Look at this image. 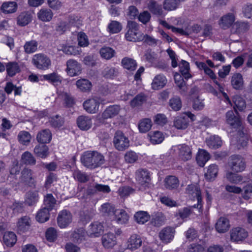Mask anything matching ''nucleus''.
Instances as JSON below:
<instances>
[{
    "instance_id": "1",
    "label": "nucleus",
    "mask_w": 252,
    "mask_h": 252,
    "mask_svg": "<svg viewBox=\"0 0 252 252\" xmlns=\"http://www.w3.org/2000/svg\"><path fill=\"white\" fill-rule=\"evenodd\" d=\"M81 161L86 168L94 170L104 164L105 159L100 153L96 151H88L83 153L81 156Z\"/></svg>"
},
{
    "instance_id": "2",
    "label": "nucleus",
    "mask_w": 252,
    "mask_h": 252,
    "mask_svg": "<svg viewBox=\"0 0 252 252\" xmlns=\"http://www.w3.org/2000/svg\"><path fill=\"white\" fill-rule=\"evenodd\" d=\"M32 63L38 69L46 70L51 66V61L49 58L42 53L35 54L32 59Z\"/></svg>"
},
{
    "instance_id": "3",
    "label": "nucleus",
    "mask_w": 252,
    "mask_h": 252,
    "mask_svg": "<svg viewBox=\"0 0 252 252\" xmlns=\"http://www.w3.org/2000/svg\"><path fill=\"white\" fill-rule=\"evenodd\" d=\"M113 142L115 148L120 151H123L129 146L128 138L120 130L115 132Z\"/></svg>"
},
{
    "instance_id": "4",
    "label": "nucleus",
    "mask_w": 252,
    "mask_h": 252,
    "mask_svg": "<svg viewBox=\"0 0 252 252\" xmlns=\"http://www.w3.org/2000/svg\"><path fill=\"white\" fill-rule=\"evenodd\" d=\"M193 191L192 193L194 194V196L196 198L197 200V204L194 205L190 207H185L183 210L179 211L178 214L181 218L184 219L188 217L191 213V208H197L199 211L200 212L202 208V196L201 193V190H190Z\"/></svg>"
},
{
    "instance_id": "5",
    "label": "nucleus",
    "mask_w": 252,
    "mask_h": 252,
    "mask_svg": "<svg viewBox=\"0 0 252 252\" xmlns=\"http://www.w3.org/2000/svg\"><path fill=\"white\" fill-rule=\"evenodd\" d=\"M136 179L138 183L144 188H151L150 173L147 169H139L135 173Z\"/></svg>"
},
{
    "instance_id": "6",
    "label": "nucleus",
    "mask_w": 252,
    "mask_h": 252,
    "mask_svg": "<svg viewBox=\"0 0 252 252\" xmlns=\"http://www.w3.org/2000/svg\"><path fill=\"white\" fill-rule=\"evenodd\" d=\"M72 220V215L70 211L63 210L59 212L57 218V223L61 228L67 227Z\"/></svg>"
},
{
    "instance_id": "7",
    "label": "nucleus",
    "mask_w": 252,
    "mask_h": 252,
    "mask_svg": "<svg viewBox=\"0 0 252 252\" xmlns=\"http://www.w3.org/2000/svg\"><path fill=\"white\" fill-rule=\"evenodd\" d=\"M236 115L234 112L230 110L228 111L225 115L226 122L232 128H236L241 129L242 122L238 115Z\"/></svg>"
},
{
    "instance_id": "8",
    "label": "nucleus",
    "mask_w": 252,
    "mask_h": 252,
    "mask_svg": "<svg viewBox=\"0 0 252 252\" xmlns=\"http://www.w3.org/2000/svg\"><path fill=\"white\" fill-rule=\"evenodd\" d=\"M230 166L232 171L239 172L245 169V163L241 156L233 155L230 157Z\"/></svg>"
},
{
    "instance_id": "9",
    "label": "nucleus",
    "mask_w": 252,
    "mask_h": 252,
    "mask_svg": "<svg viewBox=\"0 0 252 252\" xmlns=\"http://www.w3.org/2000/svg\"><path fill=\"white\" fill-rule=\"evenodd\" d=\"M100 99L98 97H93L88 99L83 103L84 109L91 114L96 113L98 111Z\"/></svg>"
},
{
    "instance_id": "10",
    "label": "nucleus",
    "mask_w": 252,
    "mask_h": 252,
    "mask_svg": "<svg viewBox=\"0 0 252 252\" xmlns=\"http://www.w3.org/2000/svg\"><path fill=\"white\" fill-rule=\"evenodd\" d=\"M65 71L70 76L78 75L81 73V66L79 63L75 60L70 59L66 62Z\"/></svg>"
},
{
    "instance_id": "11",
    "label": "nucleus",
    "mask_w": 252,
    "mask_h": 252,
    "mask_svg": "<svg viewBox=\"0 0 252 252\" xmlns=\"http://www.w3.org/2000/svg\"><path fill=\"white\" fill-rule=\"evenodd\" d=\"M248 236L246 230L242 227H237L231 230V240L234 242L242 241Z\"/></svg>"
},
{
    "instance_id": "12",
    "label": "nucleus",
    "mask_w": 252,
    "mask_h": 252,
    "mask_svg": "<svg viewBox=\"0 0 252 252\" xmlns=\"http://www.w3.org/2000/svg\"><path fill=\"white\" fill-rule=\"evenodd\" d=\"M21 182L28 185L29 187L34 188V180L32 177V171L28 168H24L21 172L20 178Z\"/></svg>"
},
{
    "instance_id": "13",
    "label": "nucleus",
    "mask_w": 252,
    "mask_h": 252,
    "mask_svg": "<svg viewBox=\"0 0 252 252\" xmlns=\"http://www.w3.org/2000/svg\"><path fill=\"white\" fill-rule=\"evenodd\" d=\"M104 227L102 223L97 221L92 222L89 226L88 232L91 237H99L103 233Z\"/></svg>"
},
{
    "instance_id": "14",
    "label": "nucleus",
    "mask_w": 252,
    "mask_h": 252,
    "mask_svg": "<svg viewBox=\"0 0 252 252\" xmlns=\"http://www.w3.org/2000/svg\"><path fill=\"white\" fill-rule=\"evenodd\" d=\"M102 244L106 249H111L117 244V239L113 233L109 232L103 235Z\"/></svg>"
},
{
    "instance_id": "15",
    "label": "nucleus",
    "mask_w": 252,
    "mask_h": 252,
    "mask_svg": "<svg viewBox=\"0 0 252 252\" xmlns=\"http://www.w3.org/2000/svg\"><path fill=\"white\" fill-rule=\"evenodd\" d=\"M78 127L83 130H87L90 129L92 125V120L88 116L81 115L79 116L76 120Z\"/></svg>"
},
{
    "instance_id": "16",
    "label": "nucleus",
    "mask_w": 252,
    "mask_h": 252,
    "mask_svg": "<svg viewBox=\"0 0 252 252\" xmlns=\"http://www.w3.org/2000/svg\"><path fill=\"white\" fill-rule=\"evenodd\" d=\"M147 8L154 15L161 16L163 15L161 5L155 0H148Z\"/></svg>"
},
{
    "instance_id": "17",
    "label": "nucleus",
    "mask_w": 252,
    "mask_h": 252,
    "mask_svg": "<svg viewBox=\"0 0 252 252\" xmlns=\"http://www.w3.org/2000/svg\"><path fill=\"white\" fill-rule=\"evenodd\" d=\"M174 232L175 230L173 228L166 227L159 232V237L163 242L167 243L173 239Z\"/></svg>"
},
{
    "instance_id": "18",
    "label": "nucleus",
    "mask_w": 252,
    "mask_h": 252,
    "mask_svg": "<svg viewBox=\"0 0 252 252\" xmlns=\"http://www.w3.org/2000/svg\"><path fill=\"white\" fill-rule=\"evenodd\" d=\"M178 149L179 156L183 160L187 161L191 159V151L189 146L185 144L180 145Z\"/></svg>"
},
{
    "instance_id": "19",
    "label": "nucleus",
    "mask_w": 252,
    "mask_h": 252,
    "mask_svg": "<svg viewBox=\"0 0 252 252\" xmlns=\"http://www.w3.org/2000/svg\"><path fill=\"white\" fill-rule=\"evenodd\" d=\"M166 83L167 79L165 76L162 74L157 75L153 80L151 84L152 88L155 90H159L164 87Z\"/></svg>"
},
{
    "instance_id": "20",
    "label": "nucleus",
    "mask_w": 252,
    "mask_h": 252,
    "mask_svg": "<svg viewBox=\"0 0 252 252\" xmlns=\"http://www.w3.org/2000/svg\"><path fill=\"white\" fill-rule=\"evenodd\" d=\"M235 21V16L233 13H229L220 18L219 21L220 27L226 29L229 28Z\"/></svg>"
},
{
    "instance_id": "21",
    "label": "nucleus",
    "mask_w": 252,
    "mask_h": 252,
    "mask_svg": "<svg viewBox=\"0 0 252 252\" xmlns=\"http://www.w3.org/2000/svg\"><path fill=\"white\" fill-rule=\"evenodd\" d=\"M189 124L188 117L184 115L178 116L175 118L173 121V126L178 129H185Z\"/></svg>"
},
{
    "instance_id": "22",
    "label": "nucleus",
    "mask_w": 252,
    "mask_h": 252,
    "mask_svg": "<svg viewBox=\"0 0 252 252\" xmlns=\"http://www.w3.org/2000/svg\"><path fill=\"white\" fill-rule=\"evenodd\" d=\"M39 20L44 22L51 21L53 17V12L52 10L48 8H42L37 13Z\"/></svg>"
},
{
    "instance_id": "23",
    "label": "nucleus",
    "mask_w": 252,
    "mask_h": 252,
    "mask_svg": "<svg viewBox=\"0 0 252 252\" xmlns=\"http://www.w3.org/2000/svg\"><path fill=\"white\" fill-rule=\"evenodd\" d=\"M230 227L229 220L224 217H220L216 223V229L219 233H224Z\"/></svg>"
},
{
    "instance_id": "24",
    "label": "nucleus",
    "mask_w": 252,
    "mask_h": 252,
    "mask_svg": "<svg viewBox=\"0 0 252 252\" xmlns=\"http://www.w3.org/2000/svg\"><path fill=\"white\" fill-rule=\"evenodd\" d=\"M31 220L29 217L24 216L20 218L17 222L18 230L25 232L29 230L31 226Z\"/></svg>"
},
{
    "instance_id": "25",
    "label": "nucleus",
    "mask_w": 252,
    "mask_h": 252,
    "mask_svg": "<svg viewBox=\"0 0 252 252\" xmlns=\"http://www.w3.org/2000/svg\"><path fill=\"white\" fill-rule=\"evenodd\" d=\"M86 232L83 228L74 230L70 236V239L74 243H80L85 238Z\"/></svg>"
},
{
    "instance_id": "26",
    "label": "nucleus",
    "mask_w": 252,
    "mask_h": 252,
    "mask_svg": "<svg viewBox=\"0 0 252 252\" xmlns=\"http://www.w3.org/2000/svg\"><path fill=\"white\" fill-rule=\"evenodd\" d=\"M52 139V134L49 129H46L39 132L36 136V139L39 143H48Z\"/></svg>"
},
{
    "instance_id": "27",
    "label": "nucleus",
    "mask_w": 252,
    "mask_h": 252,
    "mask_svg": "<svg viewBox=\"0 0 252 252\" xmlns=\"http://www.w3.org/2000/svg\"><path fill=\"white\" fill-rule=\"evenodd\" d=\"M142 240L140 237L137 234H133L129 238L127 248L131 250H136L141 247Z\"/></svg>"
},
{
    "instance_id": "28",
    "label": "nucleus",
    "mask_w": 252,
    "mask_h": 252,
    "mask_svg": "<svg viewBox=\"0 0 252 252\" xmlns=\"http://www.w3.org/2000/svg\"><path fill=\"white\" fill-rule=\"evenodd\" d=\"M120 108L118 105H112L107 108L102 114V117L104 119L112 118L117 116Z\"/></svg>"
},
{
    "instance_id": "29",
    "label": "nucleus",
    "mask_w": 252,
    "mask_h": 252,
    "mask_svg": "<svg viewBox=\"0 0 252 252\" xmlns=\"http://www.w3.org/2000/svg\"><path fill=\"white\" fill-rule=\"evenodd\" d=\"M76 85L80 91L85 93L90 92L92 87V83L86 79L78 80L76 82Z\"/></svg>"
},
{
    "instance_id": "30",
    "label": "nucleus",
    "mask_w": 252,
    "mask_h": 252,
    "mask_svg": "<svg viewBox=\"0 0 252 252\" xmlns=\"http://www.w3.org/2000/svg\"><path fill=\"white\" fill-rule=\"evenodd\" d=\"M32 19V16L29 12H22L17 18V24L21 26H25L31 22Z\"/></svg>"
},
{
    "instance_id": "31",
    "label": "nucleus",
    "mask_w": 252,
    "mask_h": 252,
    "mask_svg": "<svg viewBox=\"0 0 252 252\" xmlns=\"http://www.w3.org/2000/svg\"><path fill=\"white\" fill-rule=\"evenodd\" d=\"M18 5L15 1H7L3 2L1 6V10L4 14L15 13L17 9Z\"/></svg>"
},
{
    "instance_id": "32",
    "label": "nucleus",
    "mask_w": 252,
    "mask_h": 252,
    "mask_svg": "<svg viewBox=\"0 0 252 252\" xmlns=\"http://www.w3.org/2000/svg\"><path fill=\"white\" fill-rule=\"evenodd\" d=\"M232 101L234 103L233 108L236 114H237V110L242 111L246 108V101L241 96L239 95L234 96Z\"/></svg>"
},
{
    "instance_id": "33",
    "label": "nucleus",
    "mask_w": 252,
    "mask_h": 252,
    "mask_svg": "<svg viewBox=\"0 0 252 252\" xmlns=\"http://www.w3.org/2000/svg\"><path fill=\"white\" fill-rule=\"evenodd\" d=\"M36 156L42 158H46L49 155V148L44 144L36 145L33 150Z\"/></svg>"
},
{
    "instance_id": "34",
    "label": "nucleus",
    "mask_w": 252,
    "mask_h": 252,
    "mask_svg": "<svg viewBox=\"0 0 252 252\" xmlns=\"http://www.w3.org/2000/svg\"><path fill=\"white\" fill-rule=\"evenodd\" d=\"M231 83L232 87L235 90H240L243 88L244 81L241 74L236 73L231 77Z\"/></svg>"
},
{
    "instance_id": "35",
    "label": "nucleus",
    "mask_w": 252,
    "mask_h": 252,
    "mask_svg": "<svg viewBox=\"0 0 252 252\" xmlns=\"http://www.w3.org/2000/svg\"><path fill=\"white\" fill-rule=\"evenodd\" d=\"M210 154L205 150H199L196 156V160L200 166L203 167L210 159Z\"/></svg>"
},
{
    "instance_id": "36",
    "label": "nucleus",
    "mask_w": 252,
    "mask_h": 252,
    "mask_svg": "<svg viewBox=\"0 0 252 252\" xmlns=\"http://www.w3.org/2000/svg\"><path fill=\"white\" fill-rule=\"evenodd\" d=\"M207 146L211 149H218L220 148L222 144V141L220 138L217 135L210 136L206 140Z\"/></svg>"
},
{
    "instance_id": "37",
    "label": "nucleus",
    "mask_w": 252,
    "mask_h": 252,
    "mask_svg": "<svg viewBox=\"0 0 252 252\" xmlns=\"http://www.w3.org/2000/svg\"><path fill=\"white\" fill-rule=\"evenodd\" d=\"M175 82L177 85L180 93L181 94H185L188 91V87L186 86V83L184 80L182 76L178 73H176L174 75Z\"/></svg>"
},
{
    "instance_id": "38",
    "label": "nucleus",
    "mask_w": 252,
    "mask_h": 252,
    "mask_svg": "<svg viewBox=\"0 0 252 252\" xmlns=\"http://www.w3.org/2000/svg\"><path fill=\"white\" fill-rule=\"evenodd\" d=\"M43 78L45 80L48 81L54 86H58L61 84L62 78L60 75L56 72H53L50 74L44 75Z\"/></svg>"
},
{
    "instance_id": "39",
    "label": "nucleus",
    "mask_w": 252,
    "mask_h": 252,
    "mask_svg": "<svg viewBox=\"0 0 252 252\" xmlns=\"http://www.w3.org/2000/svg\"><path fill=\"white\" fill-rule=\"evenodd\" d=\"M179 66L180 72L184 78L188 80L191 77V75L189 72L190 68L189 63L184 60H182L179 64Z\"/></svg>"
},
{
    "instance_id": "40",
    "label": "nucleus",
    "mask_w": 252,
    "mask_h": 252,
    "mask_svg": "<svg viewBox=\"0 0 252 252\" xmlns=\"http://www.w3.org/2000/svg\"><path fill=\"white\" fill-rule=\"evenodd\" d=\"M165 186L166 188L175 189L179 186V181L175 176H168L164 179Z\"/></svg>"
},
{
    "instance_id": "41",
    "label": "nucleus",
    "mask_w": 252,
    "mask_h": 252,
    "mask_svg": "<svg viewBox=\"0 0 252 252\" xmlns=\"http://www.w3.org/2000/svg\"><path fill=\"white\" fill-rule=\"evenodd\" d=\"M3 243L7 247H11L17 241L16 235L12 232H5L3 237Z\"/></svg>"
},
{
    "instance_id": "42",
    "label": "nucleus",
    "mask_w": 252,
    "mask_h": 252,
    "mask_svg": "<svg viewBox=\"0 0 252 252\" xmlns=\"http://www.w3.org/2000/svg\"><path fill=\"white\" fill-rule=\"evenodd\" d=\"M38 42L34 40L26 41L24 45V52L27 54L34 53L37 50Z\"/></svg>"
},
{
    "instance_id": "43",
    "label": "nucleus",
    "mask_w": 252,
    "mask_h": 252,
    "mask_svg": "<svg viewBox=\"0 0 252 252\" xmlns=\"http://www.w3.org/2000/svg\"><path fill=\"white\" fill-rule=\"evenodd\" d=\"M114 215L115 216V220L118 223H126L128 220L127 214L123 210H115Z\"/></svg>"
},
{
    "instance_id": "44",
    "label": "nucleus",
    "mask_w": 252,
    "mask_h": 252,
    "mask_svg": "<svg viewBox=\"0 0 252 252\" xmlns=\"http://www.w3.org/2000/svg\"><path fill=\"white\" fill-rule=\"evenodd\" d=\"M50 211V210H48L47 208H43L40 209L36 214V220L41 223L47 221L49 219Z\"/></svg>"
},
{
    "instance_id": "45",
    "label": "nucleus",
    "mask_w": 252,
    "mask_h": 252,
    "mask_svg": "<svg viewBox=\"0 0 252 252\" xmlns=\"http://www.w3.org/2000/svg\"><path fill=\"white\" fill-rule=\"evenodd\" d=\"M6 71L9 76L12 77L20 71V67L16 62H9L6 64Z\"/></svg>"
},
{
    "instance_id": "46",
    "label": "nucleus",
    "mask_w": 252,
    "mask_h": 252,
    "mask_svg": "<svg viewBox=\"0 0 252 252\" xmlns=\"http://www.w3.org/2000/svg\"><path fill=\"white\" fill-rule=\"evenodd\" d=\"M180 5L178 0H164L163 2V8L167 11H172L177 9Z\"/></svg>"
},
{
    "instance_id": "47",
    "label": "nucleus",
    "mask_w": 252,
    "mask_h": 252,
    "mask_svg": "<svg viewBox=\"0 0 252 252\" xmlns=\"http://www.w3.org/2000/svg\"><path fill=\"white\" fill-rule=\"evenodd\" d=\"M21 161L26 165H35L36 159L33 155L29 152H24L21 157Z\"/></svg>"
},
{
    "instance_id": "48",
    "label": "nucleus",
    "mask_w": 252,
    "mask_h": 252,
    "mask_svg": "<svg viewBox=\"0 0 252 252\" xmlns=\"http://www.w3.org/2000/svg\"><path fill=\"white\" fill-rule=\"evenodd\" d=\"M150 138V141L153 144H158L161 143L164 140L163 134L158 131H156L153 132H151L149 134Z\"/></svg>"
},
{
    "instance_id": "49",
    "label": "nucleus",
    "mask_w": 252,
    "mask_h": 252,
    "mask_svg": "<svg viewBox=\"0 0 252 252\" xmlns=\"http://www.w3.org/2000/svg\"><path fill=\"white\" fill-rule=\"evenodd\" d=\"M99 53L102 58L109 60L114 56L115 51L111 47L104 46L100 49Z\"/></svg>"
},
{
    "instance_id": "50",
    "label": "nucleus",
    "mask_w": 252,
    "mask_h": 252,
    "mask_svg": "<svg viewBox=\"0 0 252 252\" xmlns=\"http://www.w3.org/2000/svg\"><path fill=\"white\" fill-rule=\"evenodd\" d=\"M38 199V195L36 191L30 190L26 194L25 202L29 206L34 204Z\"/></svg>"
},
{
    "instance_id": "51",
    "label": "nucleus",
    "mask_w": 252,
    "mask_h": 252,
    "mask_svg": "<svg viewBox=\"0 0 252 252\" xmlns=\"http://www.w3.org/2000/svg\"><path fill=\"white\" fill-rule=\"evenodd\" d=\"M134 218L139 224H144L150 219V215L144 211H139L135 213Z\"/></svg>"
},
{
    "instance_id": "52",
    "label": "nucleus",
    "mask_w": 252,
    "mask_h": 252,
    "mask_svg": "<svg viewBox=\"0 0 252 252\" xmlns=\"http://www.w3.org/2000/svg\"><path fill=\"white\" fill-rule=\"evenodd\" d=\"M122 64L124 68L131 71L134 70L137 66L136 61L127 57H126L122 60Z\"/></svg>"
},
{
    "instance_id": "53",
    "label": "nucleus",
    "mask_w": 252,
    "mask_h": 252,
    "mask_svg": "<svg viewBox=\"0 0 252 252\" xmlns=\"http://www.w3.org/2000/svg\"><path fill=\"white\" fill-rule=\"evenodd\" d=\"M218 172V169L217 165L216 164L210 165L207 172L205 174L206 179L209 181L214 180L216 177Z\"/></svg>"
},
{
    "instance_id": "54",
    "label": "nucleus",
    "mask_w": 252,
    "mask_h": 252,
    "mask_svg": "<svg viewBox=\"0 0 252 252\" xmlns=\"http://www.w3.org/2000/svg\"><path fill=\"white\" fill-rule=\"evenodd\" d=\"M146 100V96L141 93L137 94L130 101V104L132 107H136L141 106Z\"/></svg>"
},
{
    "instance_id": "55",
    "label": "nucleus",
    "mask_w": 252,
    "mask_h": 252,
    "mask_svg": "<svg viewBox=\"0 0 252 252\" xmlns=\"http://www.w3.org/2000/svg\"><path fill=\"white\" fill-rule=\"evenodd\" d=\"M50 125L54 128H59L64 124V120L61 116L57 115L51 117L49 120Z\"/></svg>"
},
{
    "instance_id": "56",
    "label": "nucleus",
    "mask_w": 252,
    "mask_h": 252,
    "mask_svg": "<svg viewBox=\"0 0 252 252\" xmlns=\"http://www.w3.org/2000/svg\"><path fill=\"white\" fill-rule=\"evenodd\" d=\"M56 203V200L53 195L51 194H47L44 198L45 207L44 208H47L48 210L51 211L54 207Z\"/></svg>"
},
{
    "instance_id": "57",
    "label": "nucleus",
    "mask_w": 252,
    "mask_h": 252,
    "mask_svg": "<svg viewBox=\"0 0 252 252\" xmlns=\"http://www.w3.org/2000/svg\"><path fill=\"white\" fill-rule=\"evenodd\" d=\"M140 32L136 31L128 30L125 34L126 39L129 41L136 42L141 40Z\"/></svg>"
},
{
    "instance_id": "58",
    "label": "nucleus",
    "mask_w": 252,
    "mask_h": 252,
    "mask_svg": "<svg viewBox=\"0 0 252 252\" xmlns=\"http://www.w3.org/2000/svg\"><path fill=\"white\" fill-rule=\"evenodd\" d=\"M151 126V120L149 119H145L140 122L138 127L141 132L145 133L150 129Z\"/></svg>"
},
{
    "instance_id": "59",
    "label": "nucleus",
    "mask_w": 252,
    "mask_h": 252,
    "mask_svg": "<svg viewBox=\"0 0 252 252\" xmlns=\"http://www.w3.org/2000/svg\"><path fill=\"white\" fill-rule=\"evenodd\" d=\"M18 138L21 143L27 145L30 142L31 136L28 132L21 131L18 134Z\"/></svg>"
},
{
    "instance_id": "60",
    "label": "nucleus",
    "mask_w": 252,
    "mask_h": 252,
    "mask_svg": "<svg viewBox=\"0 0 252 252\" xmlns=\"http://www.w3.org/2000/svg\"><path fill=\"white\" fill-rule=\"evenodd\" d=\"M74 179L81 183H85L89 181V176L85 173L80 170H76L73 172Z\"/></svg>"
},
{
    "instance_id": "61",
    "label": "nucleus",
    "mask_w": 252,
    "mask_h": 252,
    "mask_svg": "<svg viewBox=\"0 0 252 252\" xmlns=\"http://www.w3.org/2000/svg\"><path fill=\"white\" fill-rule=\"evenodd\" d=\"M122 29L121 24L116 21H112L108 26V31L111 33H118L121 31Z\"/></svg>"
},
{
    "instance_id": "62",
    "label": "nucleus",
    "mask_w": 252,
    "mask_h": 252,
    "mask_svg": "<svg viewBox=\"0 0 252 252\" xmlns=\"http://www.w3.org/2000/svg\"><path fill=\"white\" fill-rule=\"evenodd\" d=\"M233 28L236 29V32L240 33L248 31L249 25L248 22H237L234 24Z\"/></svg>"
},
{
    "instance_id": "63",
    "label": "nucleus",
    "mask_w": 252,
    "mask_h": 252,
    "mask_svg": "<svg viewBox=\"0 0 252 252\" xmlns=\"http://www.w3.org/2000/svg\"><path fill=\"white\" fill-rule=\"evenodd\" d=\"M104 77L107 78H113L117 76L118 70L114 67H107L103 71Z\"/></svg>"
},
{
    "instance_id": "64",
    "label": "nucleus",
    "mask_w": 252,
    "mask_h": 252,
    "mask_svg": "<svg viewBox=\"0 0 252 252\" xmlns=\"http://www.w3.org/2000/svg\"><path fill=\"white\" fill-rule=\"evenodd\" d=\"M169 105L173 110L177 111L181 109L182 102L179 97H174L170 99Z\"/></svg>"
}]
</instances>
